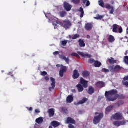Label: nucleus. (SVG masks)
<instances>
[{"instance_id": "412c9836", "label": "nucleus", "mask_w": 128, "mask_h": 128, "mask_svg": "<svg viewBox=\"0 0 128 128\" xmlns=\"http://www.w3.org/2000/svg\"><path fill=\"white\" fill-rule=\"evenodd\" d=\"M124 102L122 100H119L118 102L115 103L114 104V106H116V108H120V106L124 105Z\"/></svg>"}, {"instance_id": "bf43d9fd", "label": "nucleus", "mask_w": 128, "mask_h": 128, "mask_svg": "<svg viewBox=\"0 0 128 128\" xmlns=\"http://www.w3.org/2000/svg\"><path fill=\"white\" fill-rule=\"evenodd\" d=\"M88 38H90V35L87 36Z\"/></svg>"}, {"instance_id": "c85d7f7f", "label": "nucleus", "mask_w": 128, "mask_h": 128, "mask_svg": "<svg viewBox=\"0 0 128 128\" xmlns=\"http://www.w3.org/2000/svg\"><path fill=\"white\" fill-rule=\"evenodd\" d=\"M108 62L110 64H116L117 61L116 60H114V58H111L110 59H108Z\"/></svg>"}, {"instance_id": "c03bdc74", "label": "nucleus", "mask_w": 128, "mask_h": 128, "mask_svg": "<svg viewBox=\"0 0 128 128\" xmlns=\"http://www.w3.org/2000/svg\"><path fill=\"white\" fill-rule=\"evenodd\" d=\"M124 61L126 64H128V56H126L124 57Z\"/></svg>"}, {"instance_id": "c756f323", "label": "nucleus", "mask_w": 128, "mask_h": 128, "mask_svg": "<svg viewBox=\"0 0 128 128\" xmlns=\"http://www.w3.org/2000/svg\"><path fill=\"white\" fill-rule=\"evenodd\" d=\"M79 12H81L80 18H84V8H82V7H80V8Z\"/></svg>"}, {"instance_id": "2eb2a0df", "label": "nucleus", "mask_w": 128, "mask_h": 128, "mask_svg": "<svg viewBox=\"0 0 128 128\" xmlns=\"http://www.w3.org/2000/svg\"><path fill=\"white\" fill-rule=\"evenodd\" d=\"M48 114L50 118H54L56 114L54 108H50L48 110Z\"/></svg>"}, {"instance_id": "2f4dec72", "label": "nucleus", "mask_w": 128, "mask_h": 128, "mask_svg": "<svg viewBox=\"0 0 128 128\" xmlns=\"http://www.w3.org/2000/svg\"><path fill=\"white\" fill-rule=\"evenodd\" d=\"M95 68H100L102 66V62L96 60L94 63Z\"/></svg>"}, {"instance_id": "f8f14e48", "label": "nucleus", "mask_w": 128, "mask_h": 128, "mask_svg": "<svg viewBox=\"0 0 128 128\" xmlns=\"http://www.w3.org/2000/svg\"><path fill=\"white\" fill-rule=\"evenodd\" d=\"M94 28V25L92 23H88L85 25V29L87 32H90Z\"/></svg>"}, {"instance_id": "cd10ccee", "label": "nucleus", "mask_w": 128, "mask_h": 128, "mask_svg": "<svg viewBox=\"0 0 128 128\" xmlns=\"http://www.w3.org/2000/svg\"><path fill=\"white\" fill-rule=\"evenodd\" d=\"M108 40V42L111 43L114 42V40H116V39H114V37L112 35H110L109 36Z\"/></svg>"}, {"instance_id": "7ed1b4c3", "label": "nucleus", "mask_w": 128, "mask_h": 128, "mask_svg": "<svg viewBox=\"0 0 128 128\" xmlns=\"http://www.w3.org/2000/svg\"><path fill=\"white\" fill-rule=\"evenodd\" d=\"M98 4L102 8H106L107 10H111L110 14H114V6H111L110 4H106V6L104 2L102 0H100L98 2Z\"/></svg>"}, {"instance_id": "3c124183", "label": "nucleus", "mask_w": 128, "mask_h": 128, "mask_svg": "<svg viewBox=\"0 0 128 128\" xmlns=\"http://www.w3.org/2000/svg\"><path fill=\"white\" fill-rule=\"evenodd\" d=\"M58 54H60L58 52H55L53 53V54H54V56H58Z\"/></svg>"}, {"instance_id": "37998d69", "label": "nucleus", "mask_w": 128, "mask_h": 128, "mask_svg": "<svg viewBox=\"0 0 128 128\" xmlns=\"http://www.w3.org/2000/svg\"><path fill=\"white\" fill-rule=\"evenodd\" d=\"M102 72L105 73L110 72V70L104 68L102 70Z\"/></svg>"}, {"instance_id": "a18cd8bd", "label": "nucleus", "mask_w": 128, "mask_h": 128, "mask_svg": "<svg viewBox=\"0 0 128 128\" xmlns=\"http://www.w3.org/2000/svg\"><path fill=\"white\" fill-rule=\"evenodd\" d=\"M126 124V120L120 121V126H124Z\"/></svg>"}, {"instance_id": "39448f33", "label": "nucleus", "mask_w": 128, "mask_h": 128, "mask_svg": "<svg viewBox=\"0 0 128 128\" xmlns=\"http://www.w3.org/2000/svg\"><path fill=\"white\" fill-rule=\"evenodd\" d=\"M108 68L111 72H114L116 74V72H120V70H122L123 68L122 67L120 66L119 65H116V66L112 65L108 67Z\"/></svg>"}, {"instance_id": "13d9d810", "label": "nucleus", "mask_w": 128, "mask_h": 128, "mask_svg": "<svg viewBox=\"0 0 128 128\" xmlns=\"http://www.w3.org/2000/svg\"><path fill=\"white\" fill-rule=\"evenodd\" d=\"M9 75H10V76H14V75L12 74V72H10L9 73Z\"/></svg>"}, {"instance_id": "0eeeda50", "label": "nucleus", "mask_w": 128, "mask_h": 128, "mask_svg": "<svg viewBox=\"0 0 128 128\" xmlns=\"http://www.w3.org/2000/svg\"><path fill=\"white\" fill-rule=\"evenodd\" d=\"M112 118L115 120H122L124 118L122 117V114L120 112H118L114 116H112Z\"/></svg>"}, {"instance_id": "c9c22d12", "label": "nucleus", "mask_w": 128, "mask_h": 128, "mask_svg": "<svg viewBox=\"0 0 128 128\" xmlns=\"http://www.w3.org/2000/svg\"><path fill=\"white\" fill-rule=\"evenodd\" d=\"M113 124L115 126H120V121L114 122Z\"/></svg>"}, {"instance_id": "603ef678", "label": "nucleus", "mask_w": 128, "mask_h": 128, "mask_svg": "<svg viewBox=\"0 0 128 128\" xmlns=\"http://www.w3.org/2000/svg\"><path fill=\"white\" fill-rule=\"evenodd\" d=\"M88 0H82V2L84 4H86Z\"/></svg>"}, {"instance_id": "6e6552de", "label": "nucleus", "mask_w": 128, "mask_h": 128, "mask_svg": "<svg viewBox=\"0 0 128 128\" xmlns=\"http://www.w3.org/2000/svg\"><path fill=\"white\" fill-rule=\"evenodd\" d=\"M50 81L52 82V87L49 88V90L50 92H52V90H54L56 88V79L54 78H51Z\"/></svg>"}, {"instance_id": "680f3d73", "label": "nucleus", "mask_w": 128, "mask_h": 128, "mask_svg": "<svg viewBox=\"0 0 128 128\" xmlns=\"http://www.w3.org/2000/svg\"><path fill=\"white\" fill-rule=\"evenodd\" d=\"M59 66H60V64H57L56 65L57 68H58Z\"/></svg>"}, {"instance_id": "9d476101", "label": "nucleus", "mask_w": 128, "mask_h": 128, "mask_svg": "<svg viewBox=\"0 0 128 128\" xmlns=\"http://www.w3.org/2000/svg\"><path fill=\"white\" fill-rule=\"evenodd\" d=\"M77 54H80V56H81L82 57L83 60H86V58H92V55L89 54H85L82 52H78Z\"/></svg>"}, {"instance_id": "ddd939ff", "label": "nucleus", "mask_w": 128, "mask_h": 128, "mask_svg": "<svg viewBox=\"0 0 128 128\" xmlns=\"http://www.w3.org/2000/svg\"><path fill=\"white\" fill-rule=\"evenodd\" d=\"M66 124H76V120H74V118H70V117H68L66 119Z\"/></svg>"}, {"instance_id": "dca6fc26", "label": "nucleus", "mask_w": 128, "mask_h": 128, "mask_svg": "<svg viewBox=\"0 0 128 128\" xmlns=\"http://www.w3.org/2000/svg\"><path fill=\"white\" fill-rule=\"evenodd\" d=\"M88 100L87 98H82V100H80L78 103L77 104L75 103V104L76 106H80V104H86V102Z\"/></svg>"}, {"instance_id": "20e7f679", "label": "nucleus", "mask_w": 128, "mask_h": 128, "mask_svg": "<svg viewBox=\"0 0 128 128\" xmlns=\"http://www.w3.org/2000/svg\"><path fill=\"white\" fill-rule=\"evenodd\" d=\"M95 114L96 116L94 117V118L93 120V122L94 124H100L102 120L104 118V114H99L98 112H96L95 113Z\"/></svg>"}, {"instance_id": "864d4df0", "label": "nucleus", "mask_w": 128, "mask_h": 128, "mask_svg": "<svg viewBox=\"0 0 128 128\" xmlns=\"http://www.w3.org/2000/svg\"><path fill=\"white\" fill-rule=\"evenodd\" d=\"M35 112H36V114H40V110L36 109L35 110Z\"/></svg>"}, {"instance_id": "473e14b6", "label": "nucleus", "mask_w": 128, "mask_h": 128, "mask_svg": "<svg viewBox=\"0 0 128 128\" xmlns=\"http://www.w3.org/2000/svg\"><path fill=\"white\" fill-rule=\"evenodd\" d=\"M67 13L66 11H62L60 12V18H64L66 16Z\"/></svg>"}, {"instance_id": "4468645a", "label": "nucleus", "mask_w": 128, "mask_h": 128, "mask_svg": "<svg viewBox=\"0 0 128 128\" xmlns=\"http://www.w3.org/2000/svg\"><path fill=\"white\" fill-rule=\"evenodd\" d=\"M80 72H78V70H74V71L72 78L74 80H78V78L80 76Z\"/></svg>"}, {"instance_id": "1a4fd4ad", "label": "nucleus", "mask_w": 128, "mask_h": 128, "mask_svg": "<svg viewBox=\"0 0 128 128\" xmlns=\"http://www.w3.org/2000/svg\"><path fill=\"white\" fill-rule=\"evenodd\" d=\"M64 7L66 12H70V10H72V6L70 4L65 2L64 3Z\"/></svg>"}, {"instance_id": "aec40b11", "label": "nucleus", "mask_w": 128, "mask_h": 128, "mask_svg": "<svg viewBox=\"0 0 128 128\" xmlns=\"http://www.w3.org/2000/svg\"><path fill=\"white\" fill-rule=\"evenodd\" d=\"M51 126H54V128H58V126H60V124L57 121H52L51 124Z\"/></svg>"}, {"instance_id": "f257e3e1", "label": "nucleus", "mask_w": 128, "mask_h": 128, "mask_svg": "<svg viewBox=\"0 0 128 128\" xmlns=\"http://www.w3.org/2000/svg\"><path fill=\"white\" fill-rule=\"evenodd\" d=\"M105 96L108 102H114L120 98V95L118 94V90H112L106 92Z\"/></svg>"}, {"instance_id": "b1692460", "label": "nucleus", "mask_w": 128, "mask_h": 128, "mask_svg": "<svg viewBox=\"0 0 128 128\" xmlns=\"http://www.w3.org/2000/svg\"><path fill=\"white\" fill-rule=\"evenodd\" d=\"M66 102L68 104H72L74 102V97L72 96H68L66 98Z\"/></svg>"}, {"instance_id": "4d7b16f0", "label": "nucleus", "mask_w": 128, "mask_h": 128, "mask_svg": "<svg viewBox=\"0 0 128 128\" xmlns=\"http://www.w3.org/2000/svg\"><path fill=\"white\" fill-rule=\"evenodd\" d=\"M28 110L30 112H32V108L30 107V108L28 109Z\"/></svg>"}, {"instance_id": "4be33fe9", "label": "nucleus", "mask_w": 128, "mask_h": 128, "mask_svg": "<svg viewBox=\"0 0 128 128\" xmlns=\"http://www.w3.org/2000/svg\"><path fill=\"white\" fill-rule=\"evenodd\" d=\"M94 92H95L94 88L92 86H90L88 90V94L92 95V94H94Z\"/></svg>"}, {"instance_id": "09e8293b", "label": "nucleus", "mask_w": 128, "mask_h": 128, "mask_svg": "<svg viewBox=\"0 0 128 128\" xmlns=\"http://www.w3.org/2000/svg\"><path fill=\"white\" fill-rule=\"evenodd\" d=\"M90 6V2L89 0H88L86 4V6Z\"/></svg>"}, {"instance_id": "69168bd1", "label": "nucleus", "mask_w": 128, "mask_h": 128, "mask_svg": "<svg viewBox=\"0 0 128 128\" xmlns=\"http://www.w3.org/2000/svg\"><path fill=\"white\" fill-rule=\"evenodd\" d=\"M127 10H128V8H127Z\"/></svg>"}, {"instance_id": "9b49d317", "label": "nucleus", "mask_w": 128, "mask_h": 128, "mask_svg": "<svg viewBox=\"0 0 128 128\" xmlns=\"http://www.w3.org/2000/svg\"><path fill=\"white\" fill-rule=\"evenodd\" d=\"M68 70V68H66V66H64L61 68V70L60 71V78H64V72H66V71Z\"/></svg>"}, {"instance_id": "bb28decb", "label": "nucleus", "mask_w": 128, "mask_h": 128, "mask_svg": "<svg viewBox=\"0 0 128 128\" xmlns=\"http://www.w3.org/2000/svg\"><path fill=\"white\" fill-rule=\"evenodd\" d=\"M36 124H40L44 122V118L42 117L38 118L37 119H36Z\"/></svg>"}, {"instance_id": "f704fd0d", "label": "nucleus", "mask_w": 128, "mask_h": 128, "mask_svg": "<svg viewBox=\"0 0 128 128\" xmlns=\"http://www.w3.org/2000/svg\"><path fill=\"white\" fill-rule=\"evenodd\" d=\"M72 2L74 4L78 6V4H80V0H72Z\"/></svg>"}, {"instance_id": "7c9ffc66", "label": "nucleus", "mask_w": 128, "mask_h": 128, "mask_svg": "<svg viewBox=\"0 0 128 128\" xmlns=\"http://www.w3.org/2000/svg\"><path fill=\"white\" fill-rule=\"evenodd\" d=\"M83 78H88L90 76V72L84 71L82 72Z\"/></svg>"}, {"instance_id": "de8ad7c7", "label": "nucleus", "mask_w": 128, "mask_h": 128, "mask_svg": "<svg viewBox=\"0 0 128 128\" xmlns=\"http://www.w3.org/2000/svg\"><path fill=\"white\" fill-rule=\"evenodd\" d=\"M118 30L119 34H122V32H124V30H122V28L121 26L119 28H118Z\"/></svg>"}, {"instance_id": "e2e57ef3", "label": "nucleus", "mask_w": 128, "mask_h": 128, "mask_svg": "<svg viewBox=\"0 0 128 128\" xmlns=\"http://www.w3.org/2000/svg\"><path fill=\"white\" fill-rule=\"evenodd\" d=\"M74 91L76 92V90H74Z\"/></svg>"}, {"instance_id": "f3484780", "label": "nucleus", "mask_w": 128, "mask_h": 128, "mask_svg": "<svg viewBox=\"0 0 128 128\" xmlns=\"http://www.w3.org/2000/svg\"><path fill=\"white\" fill-rule=\"evenodd\" d=\"M76 88H77L78 92H82V91L84 90V86L80 84L76 86Z\"/></svg>"}, {"instance_id": "5fc2aeb1", "label": "nucleus", "mask_w": 128, "mask_h": 128, "mask_svg": "<svg viewBox=\"0 0 128 128\" xmlns=\"http://www.w3.org/2000/svg\"><path fill=\"white\" fill-rule=\"evenodd\" d=\"M45 80H46V82L48 81V80H50V77H48V76H46V77L45 78Z\"/></svg>"}, {"instance_id": "58836bf2", "label": "nucleus", "mask_w": 128, "mask_h": 128, "mask_svg": "<svg viewBox=\"0 0 128 128\" xmlns=\"http://www.w3.org/2000/svg\"><path fill=\"white\" fill-rule=\"evenodd\" d=\"M71 56H76V58H80V56L76 52L72 53L71 54Z\"/></svg>"}, {"instance_id": "a19ab883", "label": "nucleus", "mask_w": 128, "mask_h": 128, "mask_svg": "<svg viewBox=\"0 0 128 128\" xmlns=\"http://www.w3.org/2000/svg\"><path fill=\"white\" fill-rule=\"evenodd\" d=\"M80 35L76 34L72 37V40H76V38H80Z\"/></svg>"}, {"instance_id": "ea45409f", "label": "nucleus", "mask_w": 128, "mask_h": 128, "mask_svg": "<svg viewBox=\"0 0 128 128\" xmlns=\"http://www.w3.org/2000/svg\"><path fill=\"white\" fill-rule=\"evenodd\" d=\"M122 86H126V88H128V82L122 80Z\"/></svg>"}, {"instance_id": "5701e85b", "label": "nucleus", "mask_w": 128, "mask_h": 128, "mask_svg": "<svg viewBox=\"0 0 128 128\" xmlns=\"http://www.w3.org/2000/svg\"><path fill=\"white\" fill-rule=\"evenodd\" d=\"M113 32L118 33V26L116 24H114L113 25Z\"/></svg>"}, {"instance_id": "4c0bfd02", "label": "nucleus", "mask_w": 128, "mask_h": 128, "mask_svg": "<svg viewBox=\"0 0 128 128\" xmlns=\"http://www.w3.org/2000/svg\"><path fill=\"white\" fill-rule=\"evenodd\" d=\"M104 18V15H103V16L98 15L96 18H95L96 20H102Z\"/></svg>"}, {"instance_id": "052dcab7", "label": "nucleus", "mask_w": 128, "mask_h": 128, "mask_svg": "<svg viewBox=\"0 0 128 128\" xmlns=\"http://www.w3.org/2000/svg\"><path fill=\"white\" fill-rule=\"evenodd\" d=\"M49 128H52V126H50Z\"/></svg>"}, {"instance_id": "a211bd4d", "label": "nucleus", "mask_w": 128, "mask_h": 128, "mask_svg": "<svg viewBox=\"0 0 128 128\" xmlns=\"http://www.w3.org/2000/svg\"><path fill=\"white\" fill-rule=\"evenodd\" d=\"M60 58H61V60H65L67 64H70V58H66V56H62V55H60Z\"/></svg>"}, {"instance_id": "a878e982", "label": "nucleus", "mask_w": 128, "mask_h": 128, "mask_svg": "<svg viewBox=\"0 0 128 128\" xmlns=\"http://www.w3.org/2000/svg\"><path fill=\"white\" fill-rule=\"evenodd\" d=\"M61 111L63 114H68V108L66 107H62L60 108Z\"/></svg>"}, {"instance_id": "6e6d98bb", "label": "nucleus", "mask_w": 128, "mask_h": 128, "mask_svg": "<svg viewBox=\"0 0 128 128\" xmlns=\"http://www.w3.org/2000/svg\"><path fill=\"white\" fill-rule=\"evenodd\" d=\"M120 96V98H122V100H124V98H126L124 96V95H122Z\"/></svg>"}, {"instance_id": "f03ea898", "label": "nucleus", "mask_w": 128, "mask_h": 128, "mask_svg": "<svg viewBox=\"0 0 128 128\" xmlns=\"http://www.w3.org/2000/svg\"><path fill=\"white\" fill-rule=\"evenodd\" d=\"M52 24L54 28V29L58 28V24H60L61 26L64 28L66 30L70 28V26H72V24L70 23V21L69 20H64L63 21V22H58L57 21H55L53 22Z\"/></svg>"}, {"instance_id": "49530a36", "label": "nucleus", "mask_w": 128, "mask_h": 128, "mask_svg": "<svg viewBox=\"0 0 128 128\" xmlns=\"http://www.w3.org/2000/svg\"><path fill=\"white\" fill-rule=\"evenodd\" d=\"M48 74V72H41V76H44Z\"/></svg>"}, {"instance_id": "393cba45", "label": "nucleus", "mask_w": 128, "mask_h": 128, "mask_svg": "<svg viewBox=\"0 0 128 128\" xmlns=\"http://www.w3.org/2000/svg\"><path fill=\"white\" fill-rule=\"evenodd\" d=\"M78 42L80 48H84V46H86V44L84 43V40L80 39Z\"/></svg>"}, {"instance_id": "6ab92c4d", "label": "nucleus", "mask_w": 128, "mask_h": 128, "mask_svg": "<svg viewBox=\"0 0 128 128\" xmlns=\"http://www.w3.org/2000/svg\"><path fill=\"white\" fill-rule=\"evenodd\" d=\"M105 86L104 82H98L96 84V86L98 88H102Z\"/></svg>"}, {"instance_id": "e433bc0d", "label": "nucleus", "mask_w": 128, "mask_h": 128, "mask_svg": "<svg viewBox=\"0 0 128 128\" xmlns=\"http://www.w3.org/2000/svg\"><path fill=\"white\" fill-rule=\"evenodd\" d=\"M60 43L63 46H66V44H68V40H64L63 41H61Z\"/></svg>"}, {"instance_id": "8fccbe9b", "label": "nucleus", "mask_w": 128, "mask_h": 128, "mask_svg": "<svg viewBox=\"0 0 128 128\" xmlns=\"http://www.w3.org/2000/svg\"><path fill=\"white\" fill-rule=\"evenodd\" d=\"M68 128H74V126L72 124H69Z\"/></svg>"}, {"instance_id": "79ce46f5", "label": "nucleus", "mask_w": 128, "mask_h": 128, "mask_svg": "<svg viewBox=\"0 0 128 128\" xmlns=\"http://www.w3.org/2000/svg\"><path fill=\"white\" fill-rule=\"evenodd\" d=\"M96 62V60H94L93 58H90L88 60V63L90 64H92Z\"/></svg>"}, {"instance_id": "423d86ee", "label": "nucleus", "mask_w": 128, "mask_h": 128, "mask_svg": "<svg viewBox=\"0 0 128 128\" xmlns=\"http://www.w3.org/2000/svg\"><path fill=\"white\" fill-rule=\"evenodd\" d=\"M80 84H82V86H83L84 88H88V82L84 80V78H80Z\"/></svg>"}, {"instance_id": "0e129e2a", "label": "nucleus", "mask_w": 128, "mask_h": 128, "mask_svg": "<svg viewBox=\"0 0 128 128\" xmlns=\"http://www.w3.org/2000/svg\"><path fill=\"white\" fill-rule=\"evenodd\" d=\"M126 38H128V37H126Z\"/></svg>"}, {"instance_id": "72a5a7b5", "label": "nucleus", "mask_w": 128, "mask_h": 128, "mask_svg": "<svg viewBox=\"0 0 128 128\" xmlns=\"http://www.w3.org/2000/svg\"><path fill=\"white\" fill-rule=\"evenodd\" d=\"M114 108V106H110L106 108V112H110Z\"/></svg>"}]
</instances>
